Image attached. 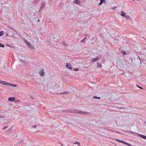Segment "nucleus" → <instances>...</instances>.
<instances>
[{"label": "nucleus", "instance_id": "1", "mask_svg": "<svg viewBox=\"0 0 146 146\" xmlns=\"http://www.w3.org/2000/svg\"><path fill=\"white\" fill-rule=\"evenodd\" d=\"M0 84L10 86L13 87H15L17 86L16 84H11L8 82L0 80Z\"/></svg>", "mask_w": 146, "mask_h": 146}, {"label": "nucleus", "instance_id": "2", "mask_svg": "<svg viewBox=\"0 0 146 146\" xmlns=\"http://www.w3.org/2000/svg\"><path fill=\"white\" fill-rule=\"evenodd\" d=\"M8 100L11 102L13 101L15 102V97H10L8 99Z\"/></svg>", "mask_w": 146, "mask_h": 146}, {"label": "nucleus", "instance_id": "3", "mask_svg": "<svg viewBox=\"0 0 146 146\" xmlns=\"http://www.w3.org/2000/svg\"><path fill=\"white\" fill-rule=\"evenodd\" d=\"M66 66L67 68H68L69 69H72V65L70 64L67 63L66 65Z\"/></svg>", "mask_w": 146, "mask_h": 146}, {"label": "nucleus", "instance_id": "4", "mask_svg": "<svg viewBox=\"0 0 146 146\" xmlns=\"http://www.w3.org/2000/svg\"><path fill=\"white\" fill-rule=\"evenodd\" d=\"M44 72L43 69L41 71L39 72V74L40 76H42L44 74Z\"/></svg>", "mask_w": 146, "mask_h": 146}, {"label": "nucleus", "instance_id": "5", "mask_svg": "<svg viewBox=\"0 0 146 146\" xmlns=\"http://www.w3.org/2000/svg\"><path fill=\"white\" fill-rule=\"evenodd\" d=\"M115 139L116 141H118V142H121V143H123L124 144H126L127 145H128V143H126V142H124L123 141H121V140H119L118 139H116V138Z\"/></svg>", "mask_w": 146, "mask_h": 146}, {"label": "nucleus", "instance_id": "6", "mask_svg": "<svg viewBox=\"0 0 146 146\" xmlns=\"http://www.w3.org/2000/svg\"><path fill=\"white\" fill-rule=\"evenodd\" d=\"M24 41L27 46L29 47V46L31 44V43L29 42H28L26 40H25Z\"/></svg>", "mask_w": 146, "mask_h": 146}, {"label": "nucleus", "instance_id": "7", "mask_svg": "<svg viewBox=\"0 0 146 146\" xmlns=\"http://www.w3.org/2000/svg\"><path fill=\"white\" fill-rule=\"evenodd\" d=\"M24 41L27 46L29 47V46L31 44V43L29 42H28L26 40H25Z\"/></svg>", "mask_w": 146, "mask_h": 146}, {"label": "nucleus", "instance_id": "8", "mask_svg": "<svg viewBox=\"0 0 146 146\" xmlns=\"http://www.w3.org/2000/svg\"><path fill=\"white\" fill-rule=\"evenodd\" d=\"M24 41L27 46L29 47V46L31 44V43L29 42H28L26 40H25Z\"/></svg>", "mask_w": 146, "mask_h": 146}, {"label": "nucleus", "instance_id": "9", "mask_svg": "<svg viewBox=\"0 0 146 146\" xmlns=\"http://www.w3.org/2000/svg\"><path fill=\"white\" fill-rule=\"evenodd\" d=\"M79 111H78L77 110L74 109L73 110V111H70V112L74 113H78Z\"/></svg>", "mask_w": 146, "mask_h": 146}, {"label": "nucleus", "instance_id": "10", "mask_svg": "<svg viewBox=\"0 0 146 146\" xmlns=\"http://www.w3.org/2000/svg\"><path fill=\"white\" fill-rule=\"evenodd\" d=\"M79 113H82L84 114H89L90 113L88 112H83L82 111H80L78 112Z\"/></svg>", "mask_w": 146, "mask_h": 146}, {"label": "nucleus", "instance_id": "11", "mask_svg": "<svg viewBox=\"0 0 146 146\" xmlns=\"http://www.w3.org/2000/svg\"><path fill=\"white\" fill-rule=\"evenodd\" d=\"M139 135V136H140V137H141L143 138V139H146V136L143 135H141L140 134H139V135Z\"/></svg>", "mask_w": 146, "mask_h": 146}, {"label": "nucleus", "instance_id": "12", "mask_svg": "<svg viewBox=\"0 0 146 146\" xmlns=\"http://www.w3.org/2000/svg\"><path fill=\"white\" fill-rule=\"evenodd\" d=\"M99 60V58H93L92 59V62H96V61Z\"/></svg>", "mask_w": 146, "mask_h": 146}, {"label": "nucleus", "instance_id": "13", "mask_svg": "<svg viewBox=\"0 0 146 146\" xmlns=\"http://www.w3.org/2000/svg\"><path fill=\"white\" fill-rule=\"evenodd\" d=\"M121 15L122 17H124L125 15V13L123 12V11H121Z\"/></svg>", "mask_w": 146, "mask_h": 146}, {"label": "nucleus", "instance_id": "14", "mask_svg": "<svg viewBox=\"0 0 146 146\" xmlns=\"http://www.w3.org/2000/svg\"><path fill=\"white\" fill-rule=\"evenodd\" d=\"M73 2L75 3H77L78 4H79L80 3V2L79 0H74Z\"/></svg>", "mask_w": 146, "mask_h": 146}, {"label": "nucleus", "instance_id": "15", "mask_svg": "<svg viewBox=\"0 0 146 146\" xmlns=\"http://www.w3.org/2000/svg\"><path fill=\"white\" fill-rule=\"evenodd\" d=\"M29 48L31 49H34L35 48V47L32 44H31L29 46Z\"/></svg>", "mask_w": 146, "mask_h": 146}, {"label": "nucleus", "instance_id": "16", "mask_svg": "<svg viewBox=\"0 0 146 146\" xmlns=\"http://www.w3.org/2000/svg\"><path fill=\"white\" fill-rule=\"evenodd\" d=\"M97 66L98 67H99L100 68H101L102 67V65L101 64H99L98 62L97 63Z\"/></svg>", "mask_w": 146, "mask_h": 146}, {"label": "nucleus", "instance_id": "17", "mask_svg": "<svg viewBox=\"0 0 146 146\" xmlns=\"http://www.w3.org/2000/svg\"><path fill=\"white\" fill-rule=\"evenodd\" d=\"M4 35V32L3 31H2L0 32V36H2Z\"/></svg>", "mask_w": 146, "mask_h": 146}, {"label": "nucleus", "instance_id": "18", "mask_svg": "<svg viewBox=\"0 0 146 146\" xmlns=\"http://www.w3.org/2000/svg\"><path fill=\"white\" fill-rule=\"evenodd\" d=\"M45 3H42V7H40L41 8H43L44 7Z\"/></svg>", "mask_w": 146, "mask_h": 146}, {"label": "nucleus", "instance_id": "19", "mask_svg": "<svg viewBox=\"0 0 146 146\" xmlns=\"http://www.w3.org/2000/svg\"><path fill=\"white\" fill-rule=\"evenodd\" d=\"M93 98H97L98 99H100V97H97L96 96H94L93 97Z\"/></svg>", "mask_w": 146, "mask_h": 146}, {"label": "nucleus", "instance_id": "20", "mask_svg": "<svg viewBox=\"0 0 146 146\" xmlns=\"http://www.w3.org/2000/svg\"><path fill=\"white\" fill-rule=\"evenodd\" d=\"M121 52L122 53H123L124 54H123V55H125V54H126V52H125L124 51H123V50H122L121 51Z\"/></svg>", "mask_w": 146, "mask_h": 146}, {"label": "nucleus", "instance_id": "21", "mask_svg": "<svg viewBox=\"0 0 146 146\" xmlns=\"http://www.w3.org/2000/svg\"><path fill=\"white\" fill-rule=\"evenodd\" d=\"M5 46L4 45L2 44L1 43H0V47H4Z\"/></svg>", "mask_w": 146, "mask_h": 146}, {"label": "nucleus", "instance_id": "22", "mask_svg": "<svg viewBox=\"0 0 146 146\" xmlns=\"http://www.w3.org/2000/svg\"><path fill=\"white\" fill-rule=\"evenodd\" d=\"M77 144V145H80V143L79 142H76L75 143H74V144Z\"/></svg>", "mask_w": 146, "mask_h": 146}, {"label": "nucleus", "instance_id": "23", "mask_svg": "<svg viewBox=\"0 0 146 146\" xmlns=\"http://www.w3.org/2000/svg\"><path fill=\"white\" fill-rule=\"evenodd\" d=\"M86 38V37H85V38H84V39H83V40H81V42H84V40H85Z\"/></svg>", "mask_w": 146, "mask_h": 146}, {"label": "nucleus", "instance_id": "24", "mask_svg": "<svg viewBox=\"0 0 146 146\" xmlns=\"http://www.w3.org/2000/svg\"><path fill=\"white\" fill-rule=\"evenodd\" d=\"M69 94V93L66 91L64 92L63 93H62V94Z\"/></svg>", "mask_w": 146, "mask_h": 146}, {"label": "nucleus", "instance_id": "25", "mask_svg": "<svg viewBox=\"0 0 146 146\" xmlns=\"http://www.w3.org/2000/svg\"><path fill=\"white\" fill-rule=\"evenodd\" d=\"M102 2V3H105V0H100Z\"/></svg>", "mask_w": 146, "mask_h": 146}, {"label": "nucleus", "instance_id": "26", "mask_svg": "<svg viewBox=\"0 0 146 146\" xmlns=\"http://www.w3.org/2000/svg\"><path fill=\"white\" fill-rule=\"evenodd\" d=\"M137 86L139 88L141 89H143V88L141 87H140L138 85H137Z\"/></svg>", "mask_w": 146, "mask_h": 146}, {"label": "nucleus", "instance_id": "27", "mask_svg": "<svg viewBox=\"0 0 146 146\" xmlns=\"http://www.w3.org/2000/svg\"><path fill=\"white\" fill-rule=\"evenodd\" d=\"M71 111V110H66V111H65L66 112H70V111Z\"/></svg>", "mask_w": 146, "mask_h": 146}, {"label": "nucleus", "instance_id": "28", "mask_svg": "<svg viewBox=\"0 0 146 146\" xmlns=\"http://www.w3.org/2000/svg\"><path fill=\"white\" fill-rule=\"evenodd\" d=\"M102 1H100V3H99V4L98 5V6L99 5H101L102 4Z\"/></svg>", "mask_w": 146, "mask_h": 146}, {"label": "nucleus", "instance_id": "29", "mask_svg": "<svg viewBox=\"0 0 146 146\" xmlns=\"http://www.w3.org/2000/svg\"><path fill=\"white\" fill-rule=\"evenodd\" d=\"M36 125H35L34 126H33L32 127V128H35L36 127Z\"/></svg>", "mask_w": 146, "mask_h": 146}, {"label": "nucleus", "instance_id": "30", "mask_svg": "<svg viewBox=\"0 0 146 146\" xmlns=\"http://www.w3.org/2000/svg\"><path fill=\"white\" fill-rule=\"evenodd\" d=\"M74 70L75 71H78V69L77 68H74Z\"/></svg>", "mask_w": 146, "mask_h": 146}, {"label": "nucleus", "instance_id": "31", "mask_svg": "<svg viewBox=\"0 0 146 146\" xmlns=\"http://www.w3.org/2000/svg\"><path fill=\"white\" fill-rule=\"evenodd\" d=\"M128 20H129V19H130L131 20V17H128Z\"/></svg>", "mask_w": 146, "mask_h": 146}, {"label": "nucleus", "instance_id": "32", "mask_svg": "<svg viewBox=\"0 0 146 146\" xmlns=\"http://www.w3.org/2000/svg\"><path fill=\"white\" fill-rule=\"evenodd\" d=\"M7 46H9V47H11V45H9V44H7Z\"/></svg>", "mask_w": 146, "mask_h": 146}, {"label": "nucleus", "instance_id": "33", "mask_svg": "<svg viewBox=\"0 0 146 146\" xmlns=\"http://www.w3.org/2000/svg\"><path fill=\"white\" fill-rule=\"evenodd\" d=\"M116 8V7H113V8L111 9H115V8Z\"/></svg>", "mask_w": 146, "mask_h": 146}, {"label": "nucleus", "instance_id": "34", "mask_svg": "<svg viewBox=\"0 0 146 146\" xmlns=\"http://www.w3.org/2000/svg\"><path fill=\"white\" fill-rule=\"evenodd\" d=\"M63 42V44H65V42Z\"/></svg>", "mask_w": 146, "mask_h": 146}, {"label": "nucleus", "instance_id": "35", "mask_svg": "<svg viewBox=\"0 0 146 146\" xmlns=\"http://www.w3.org/2000/svg\"><path fill=\"white\" fill-rule=\"evenodd\" d=\"M128 146H131V145H130V144H129V143H128Z\"/></svg>", "mask_w": 146, "mask_h": 146}, {"label": "nucleus", "instance_id": "36", "mask_svg": "<svg viewBox=\"0 0 146 146\" xmlns=\"http://www.w3.org/2000/svg\"><path fill=\"white\" fill-rule=\"evenodd\" d=\"M140 64H141V61L140 60Z\"/></svg>", "mask_w": 146, "mask_h": 146}, {"label": "nucleus", "instance_id": "37", "mask_svg": "<svg viewBox=\"0 0 146 146\" xmlns=\"http://www.w3.org/2000/svg\"><path fill=\"white\" fill-rule=\"evenodd\" d=\"M16 102H19V100H17Z\"/></svg>", "mask_w": 146, "mask_h": 146}, {"label": "nucleus", "instance_id": "38", "mask_svg": "<svg viewBox=\"0 0 146 146\" xmlns=\"http://www.w3.org/2000/svg\"><path fill=\"white\" fill-rule=\"evenodd\" d=\"M6 128V127H5L3 129H5Z\"/></svg>", "mask_w": 146, "mask_h": 146}, {"label": "nucleus", "instance_id": "39", "mask_svg": "<svg viewBox=\"0 0 146 146\" xmlns=\"http://www.w3.org/2000/svg\"><path fill=\"white\" fill-rule=\"evenodd\" d=\"M132 59H131V61H132Z\"/></svg>", "mask_w": 146, "mask_h": 146}, {"label": "nucleus", "instance_id": "40", "mask_svg": "<svg viewBox=\"0 0 146 146\" xmlns=\"http://www.w3.org/2000/svg\"><path fill=\"white\" fill-rule=\"evenodd\" d=\"M2 117V116H0V117Z\"/></svg>", "mask_w": 146, "mask_h": 146}, {"label": "nucleus", "instance_id": "41", "mask_svg": "<svg viewBox=\"0 0 146 146\" xmlns=\"http://www.w3.org/2000/svg\"><path fill=\"white\" fill-rule=\"evenodd\" d=\"M79 146H81V145H80V144L78 145Z\"/></svg>", "mask_w": 146, "mask_h": 146}, {"label": "nucleus", "instance_id": "42", "mask_svg": "<svg viewBox=\"0 0 146 146\" xmlns=\"http://www.w3.org/2000/svg\"><path fill=\"white\" fill-rule=\"evenodd\" d=\"M38 21H39V20L38 19Z\"/></svg>", "mask_w": 146, "mask_h": 146}]
</instances>
